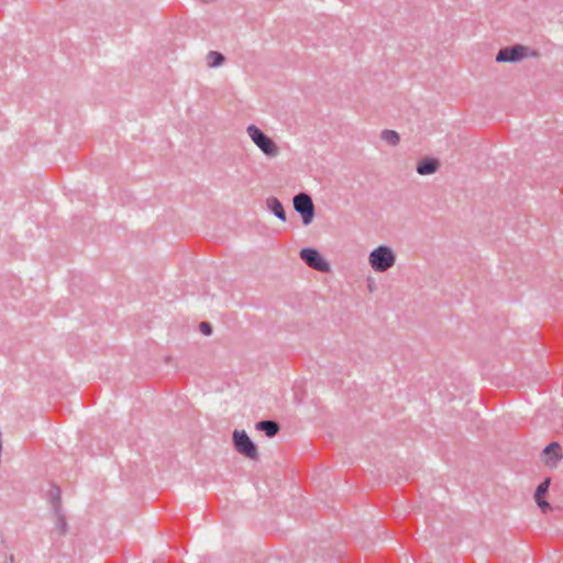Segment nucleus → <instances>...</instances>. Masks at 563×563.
<instances>
[{"label":"nucleus","instance_id":"nucleus-9","mask_svg":"<svg viewBox=\"0 0 563 563\" xmlns=\"http://www.w3.org/2000/svg\"><path fill=\"white\" fill-rule=\"evenodd\" d=\"M440 163L435 158H423L417 164V173L419 175H432L438 172Z\"/></svg>","mask_w":563,"mask_h":563},{"label":"nucleus","instance_id":"nucleus-14","mask_svg":"<svg viewBox=\"0 0 563 563\" xmlns=\"http://www.w3.org/2000/svg\"><path fill=\"white\" fill-rule=\"evenodd\" d=\"M550 483L551 478L548 477L537 487V490L534 493V499L544 498L545 494L549 490Z\"/></svg>","mask_w":563,"mask_h":563},{"label":"nucleus","instance_id":"nucleus-3","mask_svg":"<svg viewBox=\"0 0 563 563\" xmlns=\"http://www.w3.org/2000/svg\"><path fill=\"white\" fill-rule=\"evenodd\" d=\"M233 442L236 451L240 454H243L251 460L258 459L257 449L244 430L233 431Z\"/></svg>","mask_w":563,"mask_h":563},{"label":"nucleus","instance_id":"nucleus-15","mask_svg":"<svg viewBox=\"0 0 563 563\" xmlns=\"http://www.w3.org/2000/svg\"><path fill=\"white\" fill-rule=\"evenodd\" d=\"M534 500L543 514H547L548 511L552 510V506L544 498L534 499Z\"/></svg>","mask_w":563,"mask_h":563},{"label":"nucleus","instance_id":"nucleus-5","mask_svg":"<svg viewBox=\"0 0 563 563\" xmlns=\"http://www.w3.org/2000/svg\"><path fill=\"white\" fill-rule=\"evenodd\" d=\"M300 257L309 267L316 271L321 273H328L330 271V264L314 249H302L300 251Z\"/></svg>","mask_w":563,"mask_h":563},{"label":"nucleus","instance_id":"nucleus-2","mask_svg":"<svg viewBox=\"0 0 563 563\" xmlns=\"http://www.w3.org/2000/svg\"><path fill=\"white\" fill-rule=\"evenodd\" d=\"M246 133L252 142L262 151L267 158H275L279 155L278 145L255 124L246 128Z\"/></svg>","mask_w":563,"mask_h":563},{"label":"nucleus","instance_id":"nucleus-6","mask_svg":"<svg viewBox=\"0 0 563 563\" xmlns=\"http://www.w3.org/2000/svg\"><path fill=\"white\" fill-rule=\"evenodd\" d=\"M541 460L547 466L551 468L555 467L562 460L561 445L558 442L550 443L542 451Z\"/></svg>","mask_w":563,"mask_h":563},{"label":"nucleus","instance_id":"nucleus-12","mask_svg":"<svg viewBox=\"0 0 563 563\" xmlns=\"http://www.w3.org/2000/svg\"><path fill=\"white\" fill-rule=\"evenodd\" d=\"M380 139L391 146H396L400 142L399 134L394 130H383L380 133Z\"/></svg>","mask_w":563,"mask_h":563},{"label":"nucleus","instance_id":"nucleus-13","mask_svg":"<svg viewBox=\"0 0 563 563\" xmlns=\"http://www.w3.org/2000/svg\"><path fill=\"white\" fill-rule=\"evenodd\" d=\"M224 56L216 51H210L207 55V64L209 67H219L224 63Z\"/></svg>","mask_w":563,"mask_h":563},{"label":"nucleus","instance_id":"nucleus-7","mask_svg":"<svg viewBox=\"0 0 563 563\" xmlns=\"http://www.w3.org/2000/svg\"><path fill=\"white\" fill-rule=\"evenodd\" d=\"M525 51L526 48L520 45L501 48L496 56V60L499 63L518 62L525 57Z\"/></svg>","mask_w":563,"mask_h":563},{"label":"nucleus","instance_id":"nucleus-11","mask_svg":"<svg viewBox=\"0 0 563 563\" xmlns=\"http://www.w3.org/2000/svg\"><path fill=\"white\" fill-rule=\"evenodd\" d=\"M256 429L265 432L269 438L275 437L279 431V424L272 420H263L256 423Z\"/></svg>","mask_w":563,"mask_h":563},{"label":"nucleus","instance_id":"nucleus-10","mask_svg":"<svg viewBox=\"0 0 563 563\" xmlns=\"http://www.w3.org/2000/svg\"><path fill=\"white\" fill-rule=\"evenodd\" d=\"M266 206L267 209H269L278 219H280L282 221H286V212L284 210L282 202L277 198H267Z\"/></svg>","mask_w":563,"mask_h":563},{"label":"nucleus","instance_id":"nucleus-16","mask_svg":"<svg viewBox=\"0 0 563 563\" xmlns=\"http://www.w3.org/2000/svg\"><path fill=\"white\" fill-rule=\"evenodd\" d=\"M199 328L205 335H210L212 333V327L208 322H201Z\"/></svg>","mask_w":563,"mask_h":563},{"label":"nucleus","instance_id":"nucleus-8","mask_svg":"<svg viewBox=\"0 0 563 563\" xmlns=\"http://www.w3.org/2000/svg\"><path fill=\"white\" fill-rule=\"evenodd\" d=\"M52 498H53V507L56 515V528L59 530V532L64 533L66 530V519L64 515L60 512V490L59 488L55 487L52 490Z\"/></svg>","mask_w":563,"mask_h":563},{"label":"nucleus","instance_id":"nucleus-1","mask_svg":"<svg viewBox=\"0 0 563 563\" xmlns=\"http://www.w3.org/2000/svg\"><path fill=\"white\" fill-rule=\"evenodd\" d=\"M368 263L374 272L385 273L395 265L396 254L391 247L380 245L369 253Z\"/></svg>","mask_w":563,"mask_h":563},{"label":"nucleus","instance_id":"nucleus-4","mask_svg":"<svg viewBox=\"0 0 563 563\" xmlns=\"http://www.w3.org/2000/svg\"><path fill=\"white\" fill-rule=\"evenodd\" d=\"M294 208L301 214L306 225L310 224L314 217V206L308 194L300 192L294 197Z\"/></svg>","mask_w":563,"mask_h":563}]
</instances>
